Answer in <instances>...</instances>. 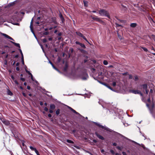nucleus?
Returning a JSON list of instances; mask_svg holds the SVG:
<instances>
[{
	"label": "nucleus",
	"mask_w": 155,
	"mask_h": 155,
	"mask_svg": "<svg viewBox=\"0 0 155 155\" xmlns=\"http://www.w3.org/2000/svg\"><path fill=\"white\" fill-rule=\"evenodd\" d=\"M29 147L30 149H31V150L32 151H35L36 150V149L35 148H34L31 146H30Z\"/></svg>",
	"instance_id": "obj_20"
},
{
	"label": "nucleus",
	"mask_w": 155,
	"mask_h": 155,
	"mask_svg": "<svg viewBox=\"0 0 155 155\" xmlns=\"http://www.w3.org/2000/svg\"><path fill=\"white\" fill-rule=\"evenodd\" d=\"M54 69L61 74H71L73 75H74V74L73 73L72 71L71 73L69 72L68 68H54Z\"/></svg>",
	"instance_id": "obj_1"
},
{
	"label": "nucleus",
	"mask_w": 155,
	"mask_h": 155,
	"mask_svg": "<svg viewBox=\"0 0 155 155\" xmlns=\"http://www.w3.org/2000/svg\"><path fill=\"white\" fill-rule=\"evenodd\" d=\"M49 23H53L54 24H56L57 22L55 20V17L49 18Z\"/></svg>",
	"instance_id": "obj_4"
},
{
	"label": "nucleus",
	"mask_w": 155,
	"mask_h": 155,
	"mask_svg": "<svg viewBox=\"0 0 155 155\" xmlns=\"http://www.w3.org/2000/svg\"><path fill=\"white\" fill-rule=\"evenodd\" d=\"M20 52L21 55V58H22V63L23 64H24V60H23V53H22V51H21V52Z\"/></svg>",
	"instance_id": "obj_21"
},
{
	"label": "nucleus",
	"mask_w": 155,
	"mask_h": 155,
	"mask_svg": "<svg viewBox=\"0 0 155 155\" xmlns=\"http://www.w3.org/2000/svg\"><path fill=\"white\" fill-rule=\"evenodd\" d=\"M52 38H48V40L49 41H51L52 40Z\"/></svg>",
	"instance_id": "obj_61"
},
{
	"label": "nucleus",
	"mask_w": 155,
	"mask_h": 155,
	"mask_svg": "<svg viewBox=\"0 0 155 155\" xmlns=\"http://www.w3.org/2000/svg\"><path fill=\"white\" fill-rule=\"evenodd\" d=\"M20 52L21 55V58H22V63L23 64H24V60H23V53H22V51H21V52Z\"/></svg>",
	"instance_id": "obj_22"
},
{
	"label": "nucleus",
	"mask_w": 155,
	"mask_h": 155,
	"mask_svg": "<svg viewBox=\"0 0 155 155\" xmlns=\"http://www.w3.org/2000/svg\"><path fill=\"white\" fill-rule=\"evenodd\" d=\"M8 94L10 95H12L13 94L9 90L8 91Z\"/></svg>",
	"instance_id": "obj_24"
},
{
	"label": "nucleus",
	"mask_w": 155,
	"mask_h": 155,
	"mask_svg": "<svg viewBox=\"0 0 155 155\" xmlns=\"http://www.w3.org/2000/svg\"><path fill=\"white\" fill-rule=\"evenodd\" d=\"M142 86L143 87L144 89L145 90L147 89V84H143L142 85Z\"/></svg>",
	"instance_id": "obj_15"
},
{
	"label": "nucleus",
	"mask_w": 155,
	"mask_h": 155,
	"mask_svg": "<svg viewBox=\"0 0 155 155\" xmlns=\"http://www.w3.org/2000/svg\"><path fill=\"white\" fill-rule=\"evenodd\" d=\"M45 31H47L48 30H49L48 28H46L45 29Z\"/></svg>",
	"instance_id": "obj_64"
},
{
	"label": "nucleus",
	"mask_w": 155,
	"mask_h": 155,
	"mask_svg": "<svg viewBox=\"0 0 155 155\" xmlns=\"http://www.w3.org/2000/svg\"><path fill=\"white\" fill-rule=\"evenodd\" d=\"M145 90V91H146V93L147 94H148V90L147 89Z\"/></svg>",
	"instance_id": "obj_49"
},
{
	"label": "nucleus",
	"mask_w": 155,
	"mask_h": 155,
	"mask_svg": "<svg viewBox=\"0 0 155 155\" xmlns=\"http://www.w3.org/2000/svg\"><path fill=\"white\" fill-rule=\"evenodd\" d=\"M80 77L83 80H86L88 78L87 74L85 71L81 73Z\"/></svg>",
	"instance_id": "obj_3"
},
{
	"label": "nucleus",
	"mask_w": 155,
	"mask_h": 155,
	"mask_svg": "<svg viewBox=\"0 0 155 155\" xmlns=\"http://www.w3.org/2000/svg\"><path fill=\"white\" fill-rule=\"evenodd\" d=\"M27 88L28 90H30V89L31 87H30L29 86H27Z\"/></svg>",
	"instance_id": "obj_52"
},
{
	"label": "nucleus",
	"mask_w": 155,
	"mask_h": 155,
	"mask_svg": "<svg viewBox=\"0 0 155 155\" xmlns=\"http://www.w3.org/2000/svg\"><path fill=\"white\" fill-rule=\"evenodd\" d=\"M104 85L107 87L109 89H111V90H112V88L110 87V86L108 85V84H106V83H104L103 84Z\"/></svg>",
	"instance_id": "obj_18"
},
{
	"label": "nucleus",
	"mask_w": 155,
	"mask_h": 155,
	"mask_svg": "<svg viewBox=\"0 0 155 155\" xmlns=\"http://www.w3.org/2000/svg\"><path fill=\"white\" fill-rule=\"evenodd\" d=\"M60 113V110L59 109H58L56 111V114L57 115H58Z\"/></svg>",
	"instance_id": "obj_27"
},
{
	"label": "nucleus",
	"mask_w": 155,
	"mask_h": 155,
	"mask_svg": "<svg viewBox=\"0 0 155 155\" xmlns=\"http://www.w3.org/2000/svg\"><path fill=\"white\" fill-rule=\"evenodd\" d=\"M26 72H27L29 75L31 74L29 71H28L26 69Z\"/></svg>",
	"instance_id": "obj_40"
},
{
	"label": "nucleus",
	"mask_w": 155,
	"mask_h": 155,
	"mask_svg": "<svg viewBox=\"0 0 155 155\" xmlns=\"http://www.w3.org/2000/svg\"><path fill=\"white\" fill-rule=\"evenodd\" d=\"M116 83L115 82H113L112 83V85L113 86H115L116 85Z\"/></svg>",
	"instance_id": "obj_37"
},
{
	"label": "nucleus",
	"mask_w": 155,
	"mask_h": 155,
	"mask_svg": "<svg viewBox=\"0 0 155 155\" xmlns=\"http://www.w3.org/2000/svg\"><path fill=\"white\" fill-rule=\"evenodd\" d=\"M35 152L37 155H40L38 151L37 150H36L35 151Z\"/></svg>",
	"instance_id": "obj_33"
},
{
	"label": "nucleus",
	"mask_w": 155,
	"mask_h": 155,
	"mask_svg": "<svg viewBox=\"0 0 155 155\" xmlns=\"http://www.w3.org/2000/svg\"><path fill=\"white\" fill-rule=\"evenodd\" d=\"M2 35L3 36H4L5 38H8V39H9L12 40L14 41V39L12 38L11 37H10L8 35H7L6 34H2Z\"/></svg>",
	"instance_id": "obj_9"
},
{
	"label": "nucleus",
	"mask_w": 155,
	"mask_h": 155,
	"mask_svg": "<svg viewBox=\"0 0 155 155\" xmlns=\"http://www.w3.org/2000/svg\"><path fill=\"white\" fill-rule=\"evenodd\" d=\"M117 35H118V38L120 39H122V36L121 35H119L118 33H117Z\"/></svg>",
	"instance_id": "obj_36"
},
{
	"label": "nucleus",
	"mask_w": 155,
	"mask_h": 155,
	"mask_svg": "<svg viewBox=\"0 0 155 155\" xmlns=\"http://www.w3.org/2000/svg\"><path fill=\"white\" fill-rule=\"evenodd\" d=\"M150 93H153V90L152 89H150Z\"/></svg>",
	"instance_id": "obj_54"
},
{
	"label": "nucleus",
	"mask_w": 155,
	"mask_h": 155,
	"mask_svg": "<svg viewBox=\"0 0 155 155\" xmlns=\"http://www.w3.org/2000/svg\"><path fill=\"white\" fill-rule=\"evenodd\" d=\"M23 95L24 96L26 97V94L24 93H22Z\"/></svg>",
	"instance_id": "obj_51"
},
{
	"label": "nucleus",
	"mask_w": 155,
	"mask_h": 155,
	"mask_svg": "<svg viewBox=\"0 0 155 155\" xmlns=\"http://www.w3.org/2000/svg\"><path fill=\"white\" fill-rule=\"evenodd\" d=\"M2 122L6 125H8L9 124V122L8 121L5 120L3 119L2 120Z\"/></svg>",
	"instance_id": "obj_7"
},
{
	"label": "nucleus",
	"mask_w": 155,
	"mask_h": 155,
	"mask_svg": "<svg viewBox=\"0 0 155 155\" xmlns=\"http://www.w3.org/2000/svg\"><path fill=\"white\" fill-rule=\"evenodd\" d=\"M48 117H52V115L51 114H48Z\"/></svg>",
	"instance_id": "obj_56"
},
{
	"label": "nucleus",
	"mask_w": 155,
	"mask_h": 155,
	"mask_svg": "<svg viewBox=\"0 0 155 155\" xmlns=\"http://www.w3.org/2000/svg\"><path fill=\"white\" fill-rule=\"evenodd\" d=\"M147 101L149 102H150V97H149L147 100Z\"/></svg>",
	"instance_id": "obj_53"
},
{
	"label": "nucleus",
	"mask_w": 155,
	"mask_h": 155,
	"mask_svg": "<svg viewBox=\"0 0 155 155\" xmlns=\"http://www.w3.org/2000/svg\"><path fill=\"white\" fill-rule=\"evenodd\" d=\"M92 18L93 20H96L97 21H101V20L99 18H98L97 17H92Z\"/></svg>",
	"instance_id": "obj_13"
},
{
	"label": "nucleus",
	"mask_w": 155,
	"mask_h": 155,
	"mask_svg": "<svg viewBox=\"0 0 155 155\" xmlns=\"http://www.w3.org/2000/svg\"><path fill=\"white\" fill-rule=\"evenodd\" d=\"M54 51H55V52H57L58 51V50H57V48H55Z\"/></svg>",
	"instance_id": "obj_63"
},
{
	"label": "nucleus",
	"mask_w": 155,
	"mask_h": 155,
	"mask_svg": "<svg viewBox=\"0 0 155 155\" xmlns=\"http://www.w3.org/2000/svg\"><path fill=\"white\" fill-rule=\"evenodd\" d=\"M116 26L117 27H119V26H121V25H119V24H116Z\"/></svg>",
	"instance_id": "obj_46"
},
{
	"label": "nucleus",
	"mask_w": 155,
	"mask_h": 155,
	"mask_svg": "<svg viewBox=\"0 0 155 155\" xmlns=\"http://www.w3.org/2000/svg\"><path fill=\"white\" fill-rule=\"evenodd\" d=\"M68 108L71 110L72 112H73L74 113H75L77 114L80 115V114L78 112H77L75 110L73 109V108H72L71 107H68Z\"/></svg>",
	"instance_id": "obj_6"
},
{
	"label": "nucleus",
	"mask_w": 155,
	"mask_h": 155,
	"mask_svg": "<svg viewBox=\"0 0 155 155\" xmlns=\"http://www.w3.org/2000/svg\"><path fill=\"white\" fill-rule=\"evenodd\" d=\"M20 52L21 55V58H22V63L23 64H24V60H23V53H22V51H21V52Z\"/></svg>",
	"instance_id": "obj_23"
},
{
	"label": "nucleus",
	"mask_w": 155,
	"mask_h": 155,
	"mask_svg": "<svg viewBox=\"0 0 155 155\" xmlns=\"http://www.w3.org/2000/svg\"><path fill=\"white\" fill-rule=\"evenodd\" d=\"M122 153L123 155H127L126 153L125 152H122Z\"/></svg>",
	"instance_id": "obj_55"
},
{
	"label": "nucleus",
	"mask_w": 155,
	"mask_h": 155,
	"mask_svg": "<svg viewBox=\"0 0 155 155\" xmlns=\"http://www.w3.org/2000/svg\"><path fill=\"white\" fill-rule=\"evenodd\" d=\"M127 74H128V73L127 72H126L125 73H123V75H127Z\"/></svg>",
	"instance_id": "obj_62"
},
{
	"label": "nucleus",
	"mask_w": 155,
	"mask_h": 155,
	"mask_svg": "<svg viewBox=\"0 0 155 155\" xmlns=\"http://www.w3.org/2000/svg\"><path fill=\"white\" fill-rule=\"evenodd\" d=\"M14 82L17 85H18L19 84L18 83V81L16 80H15Z\"/></svg>",
	"instance_id": "obj_42"
},
{
	"label": "nucleus",
	"mask_w": 155,
	"mask_h": 155,
	"mask_svg": "<svg viewBox=\"0 0 155 155\" xmlns=\"http://www.w3.org/2000/svg\"><path fill=\"white\" fill-rule=\"evenodd\" d=\"M32 22H33V19H32L31 22V24L30 26V27L31 29V26H32Z\"/></svg>",
	"instance_id": "obj_35"
},
{
	"label": "nucleus",
	"mask_w": 155,
	"mask_h": 155,
	"mask_svg": "<svg viewBox=\"0 0 155 155\" xmlns=\"http://www.w3.org/2000/svg\"><path fill=\"white\" fill-rule=\"evenodd\" d=\"M44 110L46 111H47L48 110V109L47 107H45L44 108Z\"/></svg>",
	"instance_id": "obj_45"
},
{
	"label": "nucleus",
	"mask_w": 155,
	"mask_h": 155,
	"mask_svg": "<svg viewBox=\"0 0 155 155\" xmlns=\"http://www.w3.org/2000/svg\"><path fill=\"white\" fill-rule=\"evenodd\" d=\"M49 63L52 65V66L53 67V68H55L54 66V65L52 63V62L50 61H49Z\"/></svg>",
	"instance_id": "obj_41"
},
{
	"label": "nucleus",
	"mask_w": 155,
	"mask_h": 155,
	"mask_svg": "<svg viewBox=\"0 0 155 155\" xmlns=\"http://www.w3.org/2000/svg\"><path fill=\"white\" fill-rule=\"evenodd\" d=\"M113 145L114 146H116L117 145V144L115 143H113Z\"/></svg>",
	"instance_id": "obj_50"
},
{
	"label": "nucleus",
	"mask_w": 155,
	"mask_h": 155,
	"mask_svg": "<svg viewBox=\"0 0 155 155\" xmlns=\"http://www.w3.org/2000/svg\"><path fill=\"white\" fill-rule=\"evenodd\" d=\"M129 78L130 79H131L132 78V76L131 75H130L129 76Z\"/></svg>",
	"instance_id": "obj_60"
},
{
	"label": "nucleus",
	"mask_w": 155,
	"mask_h": 155,
	"mask_svg": "<svg viewBox=\"0 0 155 155\" xmlns=\"http://www.w3.org/2000/svg\"><path fill=\"white\" fill-rule=\"evenodd\" d=\"M131 92L134 93V94H140L141 95H142V94L141 93L140 91H139L137 90H133L131 91Z\"/></svg>",
	"instance_id": "obj_5"
},
{
	"label": "nucleus",
	"mask_w": 155,
	"mask_h": 155,
	"mask_svg": "<svg viewBox=\"0 0 155 155\" xmlns=\"http://www.w3.org/2000/svg\"><path fill=\"white\" fill-rule=\"evenodd\" d=\"M41 48L42 49V50H43V51L45 52V51H44V49H43V46L42 45H41Z\"/></svg>",
	"instance_id": "obj_58"
},
{
	"label": "nucleus",
	"mask_w": 155,
	"mask_h": 155,
	"mask_svg": "<svg viewBox=\"0 0 155 155\" xmlns=\"http://www.w3.org/2000/svg\"><path fill=\"white\" fill-rule=\"evenodd\" d=\"M142 48L143 50L146 51V52H147L148 51V50H147V49L146 48H145V47H141Z\"/></svg>",
	"instance_id": "obj_26"
},
{
	"label": "nucleus",
	"mask_w": 155,
	"mask_h": 155,
	"mask_svg": "<svg viewBox=\"0 0 155 155\" xmlns=\"http://www.w3.org/2000/svg\"><path fill=\"white\" fill-rule=\"evenodd\" d=\"M99 13L101 16H105L109 18H110V16L108 12L104 9H101L99 11Z\"/></svg>",
	"instance_id": "obj_2"
},
{
	"label": "nucleus",
	"mask_w": 155,
	"mask_h": 155,
	"mask_svg": "<svg viewBox=\"0 0 155 155\" xmlns=\"http://www.w3.org/2000/svg\"><path fill=\"white\" fill-rule=\"evenodd\" d=\"M83 2L84 3V6L85 7H87L88 6V2L85 1H84Z\"/></svg>",
	"instance_id": "obj_19"
},
{
	"label": "nucleus",
	"mask_w": 155,
	"mask_h": 155,
	"mask_svg": "<svg viewBox=\"0 0 155 155\" xmlns=\"http://www.w3.org/2000/svg\"><path fill=\"white\" fill-rule=\"evenodd\" d=\"M48 32H46L44 33V34L46 35H48Z\"/></svg>",
	"instance_id": "obj_47"
},
{
	"label": "nucleus",
	"mask_w": 155,
	"mask_h": 155,
	"mask_svg": "<svg viewBox=\"0 0 155 155\" xmlns=\"http://www.w3.org/2000/svg\"><path fill=\"white\" fill-rule=\"evenodd\" d=\"M103 64L105 65H107L108 64V62L106 60H104L103 61Z\"/></svg>",
	"instance_id": "obj_25"
},
{
	"label": "nucleus",
	"mask_w": 155,
	"mask_h": 155,
	"mask_svg": "<svg viewBox=\"0 0 155 155\" xmlns=\"http://www.w3.org/2000/svg\"><path fill=\"white\" fill-rule=\"evenodd\" d=\"M31 75V79L33 81H35V80L33 78V75H32L31 74H30V75Z\"/></svg>",
	"instance_id": "obj_28"
},
{
	"label": "nucleus",
	"mask_w": 155,
	"mask_h": 155,
	"mask_svg": "<svg viewBox=\"0 0 155 155\" xmlns=\"http://www.w3.org/2000/svg\"><path fill=\"white\" fill-rule=\"evenodd\" d=\"M60 18L61 19V21H62V22H63V21H64V18H63V16H62V15H61L60 16Z\"/></svg>",
	"instance_id": "obj_32"
},
{
	"label": "nucleus",
	"mask_w": 155,
	"mask_h": 155,
	"mask_svg": "<svg viewBox=\"0 0 155 155\" xmlns=\"http://www.w3.org/2000/svg\"><path fill=\"white\" fill-rule=\"evenodd\" d=\"M53 110L50 109L49 110V112H50V113H52L53 112Z\"/></svg>",
	"instance_id": "obj_44"
},
{
	"label": "nucleus",
	"mask_w": 155,
	"mask_h": 155,
	"mask_svg": "<svg viewBox=\"0 0 155 155\" xmlns=\"http://www.w3.org/2000/svg\"><path fill=\"white\" fill-rule=\"evenodd\" d=\"M20 80L23 81H24L25 80V79L22 78H20Z\"/></svg>",
	"instance_id": "obj_43"
},
{
	"label": "nucleus",
	"mask_w": 155,
	"mask_h": 155,
	"mask_svg": "<svg viewBox=\"0 0 155 155\" xmlns=\"http://www.w3.org/2000/svg\"><path fill=\"white\" fill-rule=\"evenodd\" d=\"M11 77L12 78V80H14L15 79V78L13 75H11Z\"/></svg>",
	"instance_id": "obj_48"
},
{
	"label": "nucleus",
	"mask_w": 155,
	"mask_h": 155,
	"mask_svg": "<svg viewBox=\"0 0 155 155\" xmlns=\"http://www.w3.org/2000/svg\"><path fill=\"white\" fill-rule=\"evenodd\" d=\"M96 135L97 136V137H98L99 139H100L102 140H104V138L102 136H101V135H100L97 134H96Z\"/></svg>",
	"instance_id": "obj_12"
},
{
	"label": "nucleus",
	"mask_w": 155,
	"mask_h": 155,
	"mask_svg": "<svg viewBox=\"0 0 155 155\" xmlns=\"http://www.w3.org/2000/svg\"><path fill=\"white\" fill-rule=\"evenodd\" d=\"M92 61L94 63H96V61L95 60H92Z\"/></svg>",
	"instance_id": "obj_59"
},
{
	"label": "nucleus",
	"mask_w": 155,
	"mask_h": 155,
	"mask_svg": "<svg viewBox=\"0 0 155 155\" xmlns=\"http://www.w3.org/2000/svg\"><path fill=\"white\" fill-rule=\"evenodd\" d=\"M110 151L111 153H112V154H115V152L113 150H110Z\"/></svg>",
	"instance_id": "obj_34"
},
{
	"label": "nucleus",
	"mask_w": 155,
	"mask_h": 155,
	"mask_svg": "<svg viewBox=\"0 0 155 155\" xmlns=\"http://www.w3.org/2000/svg\"><path fill=\"white\" fill-rule=\"evenodd\" d=\"M130 26L134 28L137 26V24L135 23H132L130 24Z\"/></svg>",
	"instance_id": "obj_17"
},
{
	"label": "nucleus",
	"mask_w": 155,
	"mask_h": 155,
	"mask_svg": "<svg viewBox=\"0 0 155 155\" xmlns=\"http://www.w3.org/2000/svg\"><path fill=\"white\" fill-rule=\"evenodd\" d=\"M138 79V77L137 76H135V80L136 81Z\"/></svg>",
	"instance_id": "obj_38"
},
{
	"label": "nucleus",
	"mask_w": 155,
	"mask_h": 155,
	"mask_svg": "<svg viewBox=\"0 0 155 155\" xmlns=\"http://www.w3.org/2000/svg\"><path fill=\"white\" fill-rule=\"evenodd\" d=\"M84 40H85L88 43H89V42L87 40L86 38L83 35V36L82 37Z\"/></svg>",
	"instance_id": "obj_30"
},
{
	"label": "nucleus",
	"mask_w": 155,
	"mask_h": 155,
	"mask_svg": "<svg viewBox=\"0 0 155 155\" xmlns=\"http://www.w3.org/2000/svg\"><path fill=\"white\" fill-rule=\"evenodd\" d=\"M67 142L70 143H73L72 141L71 140H67Z\"/></svg>",
	"instance_id": "obj_29"
},
{
	"label": "nucleus",
	"mask_w": 155,
	"mask_h": 155,
	"mask_svg": "<svg viewBox=\"0 0 155 155\" xmlns=\"http://www.w3.org/2000/svg\"><path fill=\"white\" fill-rule=\"evenodd\" d=\"M100 127L102 128V129H104L105 130H106L107 131H110V129H109V128H107V127H104V126H102V125H100Z\"/></svg>",
	"instance_id": "obj_10"
},
{
	"label": "nucleus",
	"mask_w": 155,
	"mask_h": 155,
	"mask_svg": "<svg viewBox=\"0 0 155 155\" xmlns=\"http://www.w3.org/2000/svg\"><path fill=\"white\" fill-rule=\"evenodd\" d=\"M76 34H77V35H78L79 36L81 37H82L83 36V34H82L80 32H76Z\"/></svg>",
	"instance_id": "obj_16"
},
{
	"label": "nucleus",
	"mask_w": 155,
	"mask_h": 155,
	"mask_svg": "<svg viewBox=\"0 0 155 155\" xmlns=\"http://www.w3.org/2000/svg\"><path fill=\"white\" fill-rule=\"evenodd\" d=\"M55 106L54 104H52L50 105V108L51 109L54 110L55 109Z\"/></svg>",
	"instance_id": "obj_14"
},
{
	"label": "nucleus",
	"mask_w": 155,
	"mask_h": 155,
	"mask_svg": "<svg viewBox=\"0 0 155 155\" xmlns=\"http://www.w3.org/2000/svg\"><path fill=\"white\" fill-rule=\"evenodd\" d=\"M117 148L118 149L120 150H122V148L120 147H119V146H117Z\"/></svg>",
	"instance_id": "obj_39"
},
{
	"label": "nucleus",
	"mask_w": 155,
	"mask_h": 155,
	"mask_svg": "<svg viewBox=\"0 0 155 155\" xmlns=\"http://www.w3.org/2000/svg\"><path fill=\"white\" fill-rule=\"evenodd\" d=\"M53 28V27H51L49 28H48L49 30H51Z\"/></svg>",
	"instance_id": "obj_57"
},
{
	"label": "nucleus",
	"mask_w": 155,
	"mask_h": 155,
	"mask_svg": "<svg viewBox=\"0 0 155 155\" xmlns=\"http://www.w3.org/2000/svg\"><path fill=\"white\" fill-rule=\"evenodd\" d=\"M75 43L76 44L80 45L81 47L84 48H86L84 44H82L78 41H77Z\"/></svg>",
	"instance_id": "obj_8"
},
{
	"label": "nucleus",
	"mask_w": 155,
	"mask_h": 155,
	"mask_svg": "<svg viewBox=\"0 0 155 155\" xmlns=\"http://www.w3.org/2000/svg\"><path fill=\"white\" fill-rule=\"evenodd\" d=\"M47 41V40L46 38H44L42 40L43 43H45Z\"/></svg>",
	"instance_id": "obj_31"
},
{
	"label": "nucleus",
	"mask_w": 155,
	"mask_h": 155,
	"mask_svg": "<svg viewBox=\"0 0 155 155\" xmlns=\"http://www.w3.org/2000/svg\"><path fill=\"white\" fill-rule=\"evenodd\" d=\"M11 42L15 46L18 47L19 48H20V44L18 43H17L12 41H11Z\"/></svg>",
	"instance_id": "obj_11"
}]
</instances>
